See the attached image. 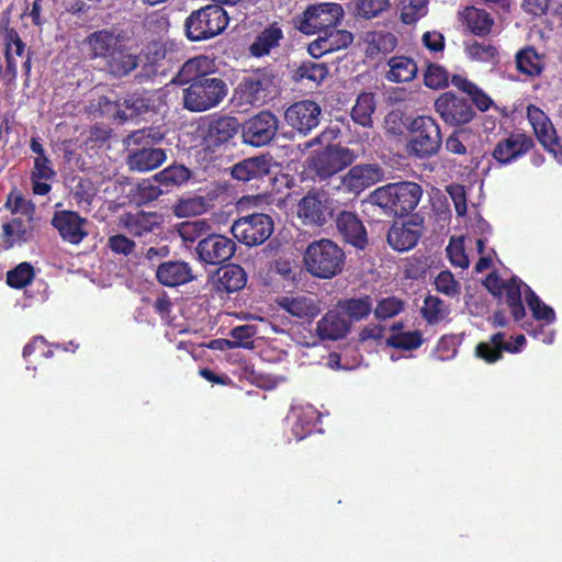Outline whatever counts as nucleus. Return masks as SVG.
Listing matches in <instances>:
<instances>
[{"label":"nucleus","instance_id":"4468645a","mask_svg":"<svg viewBox=\"0 0 562 562\" xmlns=\"http://www.w3.org/2000/svg\"><path fill=\"white\" fill-rule=\"evenodd\" d=\"M384 179V170L379 164H359L350 166L349 170L339 177L336 190L359 196L364 190Z\"/></svg>","mask_w":562,"mask_h":562},{"label":"nucleus","instance_id":"2f4dec72","mask_svg":"<svg viewBox=\"0 0 562 562\" xmlns=\"http://www.w3.org/2000/svg\"><path fill=\"white\" fill-rule=\"evenodd\" d=\"M351 329V323L335 310L326 312L316 324V333L322 340L344 339Z\"/></svg>","mask_w":562,"mask_h":562},{"label":"nucleus","instance_id":"58836bf2","mask_svg":"<svg viewBox=\"0 0 562 562\" xmlns=\"http://www.w3.org/2000/svg\"><path fill=\"white\" fill-rule=\"evenodd\" d=\"M116 105V116L122 121H127L147 112L150 108V100L138 93H131L120 99Z\"/></svg>","mask_w":562,"mask_h":562},{"label":"nucleus","instance_id":"79ce46f5","mask_svg":"<svg viewBox=\"0 0 562 562\" xmlns=\"http://www.w3.org/2000/svg\"><path fill=\"white\" fill-rule=\"evenodd\" d=\"M375 111V100L372 92H362L358 95L356 104L351 109V119L355 123L363 126H372V114Z\"/></svg>","mask_w":562,"mask_h":562},{"label":"nucleus","instance_id":"7c9ffc66","mask_svg":"<svg viewBox=\"0 0 562 562\" xmlns=\"http://www.w3.org/2000/svg\"><path fill=\"white\" fill-rule=\"evenodd\" d=\"M157 281L169 288L186 284L194 279L190 265L182 260L160 262L156 269Z\"/></svg>","mask_w":562,"mask_h":562},{"label":"nucleus","instance_id":"4be33fe9","mask_svg":"<svg viewBox=\"0 0 562 562\" xmlns=\"http://www.w3.org/2000/svg\"><path fill=\"white\" fill-rule=\"evenodd\" d=\"M352 42L351 32L331 26L308 44L307 52L312 57L321 58L326 54L347 48Z\"/></svg>","mask_w":562,"mask_h":562},{"label":"nucleus","instance_id":"f704fd0d","mask_svg":"<svg viewBox=\"0 0 562 562\" xmlns=\"http://www.w3.org/2000/svg\"><path fill=\"white\" fill-rule=\"evenodd\" d=\"M450 80L453 87L469 97L472 106L477 109L480 112H486L493 105L494 102L492 98L482 88L468 78L456 74L452 75Z\"/></svg>","mask_w":562,"mask_h":562},{"label":"nucleus","instance_id":"e2e57ef3","mask_svg":"<svg viewBox=\"0 0 562 562\" xmlns=\"http://www.w3.org/2000/svg\"><path fill=\"white\" fill-rule=\"evenodd\" d=\"M460 344L458 336L443 335L435 349V353L439 360H449L452 359L457 353L458 345Z\"/></svg>","mask_w":562,"mask_h":562},{"label":"nucleus","instance_id":"bb28decb","mask_svg":"<svg viewBox=\"0 0 562 562\" xmlns=\"http://www.w3.org/2000/svg\"><path fill=\"white\" fill-rule=\"evenodd\" d=\"M271 159L267 155L245 158L232 166L231 177L240 182L263 179L271 171Z\"/></svg>","mask_w":562,"mask_h":562},{"label":"nucleus","instance_id":"20e7f679","mask_svg":"<svg viewBox=\"0 0 562 562\" xmlns=\"http://www.w3.org/2000/svg\"><path fill=\"white\" fill-rule=\"evenodd\" d=\"M409 138L405 150L408 156L427 159L437 155L442 145L441 128L430 115H418L406 126Z\"/></svg>","mask_w":562,"mask_h":562},{"label":"nucleus","instance_id":"8fccbe9b","mask_svg":"<svg viewBox=\"0 0 562 562\" xmlns=\"http://www.w3.org/2000/svg\"><path fill=\"white\" fill-rule=\"evenodd\" d=\"M35 278L34 268L30 262H21L7 272V284L12 289H23Z\"/></svg>","mask_w":562,"mask_h":562},{"label":"nucleus","instance_id":"6ab92c4d","mask_svg":"<svg viewBox=\"0 0 562 562\" xmlns=\"http://www.w3.org/2000/svg\"><path fill=\"white\" fill-rule=\"evenodd\" d=\"M322 109L312 100H301L291 104L284 112L289 126L303 135L316 128L321 121Z\"/></svg>","mask_w":562,"mask_h":562},{"label":"nucleus","instance_id":"72a5a7b5","mask_svg":"<svg viewBox=\"0 0 562 562\" xmlns=\"http://www.w3.org/2000/svg\"><path fill=\"white\" fill-rule=\"evenodd\" d=\"M247 273L239 265L229 263L221 267L214 281L217 292L234 293L245 288Z\"/></svg>","mask_w":562,"mask_h":562},{"label":"nucleus","instance_id":"1a4fd4ad","mask_svg":"<svg viewBox=\"0 0 562 562\" xmlns=\"http://www.w3.org/2000/svg\"><path fill=\"white\" fill-rule=\"evenodd\" d=\"M274 79V75L266 68L249 71L239 81L235 95L240 104L262 105L271 97Z\"/></svg>","mask_w":562,"mask_h":562},{"label":"nucleus","instance_id":"37998d69","mask_svg":"<svg viewBox=\"0 0 562 562\" xmlns=\"http://www.w3.org/2000/svg\"><path fill=\"white\" fill-rule=\"evenodd\" d=\"M521 285L522 282L518 278L513 277L506 281L503 290L505 292L506 304L516 322L521 321L526 316V310L521 301Z\"/></svg>","mask_w":562,"mask_h":562},{"label":"nucleus","instance_id":"49530a36","mask_svg":"<svg viewBox=\"0 0 562 562\" xmlns=\"http://www.w3.org/2000/svg\"><path fill=\"white\" fill-rule=\"evenodd\" d=\"M423 342L424 337L420 330L395 333L386 338L387 347L403 351L416 350L423 345Z\"/></svg>","mask_w":562,"mask_h":562},{"label":"nucleus","instance_id":"6e6d98bb","mask_svg":"<svg viewBox=\"0 0 562 562\" xmlns=\"http://www.w3.org/2000/svg\"><path fill=\"white\" fill-rule=\"evenodd\" d=\"M397 44V37L393 33L386 31L374 32L369 42L370 55H386L393 52Z\"/></svg>","mask_w":562,"mask_h":562},{"label":"nucleus","instance_id":"dca6fc26","mask_svg":"<svg viewBox=\"0 0 562 562\" xmlns=\"http://www.w3.org/2000/svg\"><path fill=\"white\" fill-rule=\"evenodd\" d=\"M527 119L542 147L562 165V144L549 116L538 106H527Z\"/></svg>","mask_w":562,"mask_h":562},{"label":"nucleus","instance_id":"c03bdc74","mask_svg":"<svg viewBox=\"0 0 562 562\" xmlns=\"http://www.w3.org/2000/svg\"><path fill=\"white\" fill-rule=\"evenodd\" d=\"M525 285V301L531 311L532 317L537 321H543L546 324H552L555 321L554 310L543 303V301L532 291V289Z\"/></svg>","mask_w":562,"mask_h":562},{"label":"nucleus","instance_id":"f8f14e48","mask_svg":"<svg viewBox=\"0 0 562 562\" xmlns=\"http://www.w3.org/2000/svg\"><path fill=\"white\" fill-rule=\"evenodd\" d=\"M203 143L209 148H220L229 143L240 131L237 117L226 114L207 116L199 126Z\"/></svg>","mask_w":562,"mask_h":562},{"label":"nucleus","instance_id":"680f3d73","mask_svg":"<svg viewBox=\"0 0 562 562\" xmlns=\"http://www.w3.org/2000/svg\"><path fill=\"white\" fill-rule=\"evenodd\" d=\"M108 247L115 255L128 257L135 250L136 244L123 234H115L108 238Z\"/></svg>","mask_w":562,"mask_h":562},{"label":"nucleus","instance_id":"f257e3e1","mask_svg":"<svg viewBox=\"0 0 562 562\" xmlns=\"http://www.w3.org/2000/svg\"><path fill=\"white\" fill-rule=\"evenodd\" d=\"M336 136L334 130L326 128L307 143V147L326 144L324 148L313 151L306 159V168L313 175L314 180H328L356 161L357 155L352 149L330 144Z\"/></svg>","mask_w":562,"mask_h":562},{"label":"nucleus","instance_id":"9b49d317","mask_svg":"<svg viewBox=\"0 0 562 562\" xmlns=\"http://www.w3.org/2000/svg\"><path fill=\"white\" fill-rule=\"evenodd\" d=\"M434 109L443 123L452 127L468 125L477 116L470 100L453 91L442 92L435 100Z\"/></svg>","mask_w":562,"mask_h":562},{"label":"nucleus","instance_id":"bf43d9fd","mask_svg":"<svg viewBox=\"0 0 562 562\" xmlns=\"http://www.w3.org/2000/svg\"><path fill=\"white\" fill-rule=\"evenodd\" d=\"M255 335L256 327L254 325H240L231 330L229 336L232 340L224 339V342L231 348H251L254 346L252 338Z\"/></svg>","mask_w":562,"mask_h":562},{"label":"nucleus","instance_id":"4c0bfd02","mask_svg":"<svg viewBox=\"0 0 562 562\" xmlns=\"http://www.w3.org/2000/svg\"><path fill=\"white\" fill-rule=\"evenodd\" d=\"M283 38V32L278 23H272L263 29L249 46V52L254 57L269 55L272 48L280 45Z\"/></svg>","mask_w":562,"mask_h":562},{"label":"nucleus","instance_id":"ddd939ff","mask_svg":"<svg viewBox=\"0 0 562 562\" xmlns=\"http://www.w3.org/2000/svg\"><path fill=\"white\" fill-rule=\"evenodd\" d=\"M279 128L278 117L270 111H260L240 124L243 142L252 147L270 144Z\"/></svg>","mask_w":562,"mask_h":562},{"label":"nucleus","instance_id":"0eeeda50","mask_svg":"<svg viewBox=\"0 0 562 562\" xmlns=\"http://www.w3.org/2000/svg\"><path fill=\"white\" fill-rule=\"evenodd\" d=\"M229 18L220 3H212L192 11L186 19V35L191 42H201L221 34L228 25Z\"/></svg>","mask_w":562,"mask_h":562},{"label":"nucleus","instance_id":"a211bd4d","mask_svg":"<svg viewBox=\"0 0 562 562\" xmlns=\"http://www.w3.org/2000/svg\"><path fill=\"white\" fill-rule=\"evenodd\" d=\"M164 218L157 212H126L120 216V225L133 237L151 241L162 231Z\"/></svg>","mask_w":562,"mask_h":562},{"label":"nucleus","instance_id":"4d7b16f0","mask_svg":"<svg viewBox=\"0 0 562 562\" xmlns=\"http://www.w3.org/2000/svg\"><path fill=\"white\" fill-rule=\"evenodd\" d=\"M404 308L405 303L403 300L396 296H387L378 302L375 308H373V314L376 319L385 321L395 317L402 313Z\"/></svg>","mask_w":562,"mask_h":562},{"label":"nucleus","instance_id":"a18cd8bd","mask_svg":"<svg viewBox=\"0 0 562 562\" xmlns=\"http://www.w3.org/2000/svg\"><path fill=\"white\" fill-rule=\"evenodd\" d=\"M2 233L7 248L13 247L15 243H26L31 237V229L20 217L2 224Z\"/></svg>","mask_w":562,"mask_h":562},{"label":"nucleus","instance_id":"7ed1b4c3","mask_svg":"<svg viewBox=\"0 0 562 562\" xmlns=\"http://www.w3.org/2000/svg\"><path fill=\"white\" fill-rule=\"evenodd\" d=\"M306 271L318 279H333L340 274L346 265L344 249L334 240L321 238L312 241L303 254Z\"/></svg>","mask_w":562,"mask_h":562},{"label":"nucleus","instance_id":"603ef678","mask_svg":"<svg viewBox=\"0 0 562 562\" xmlns=\"http://www.w3.org/2000/svg\"><path fill=\"white\" fill-rule=\"evenodd\" d=\"M328 75V68L324 63L303 61L295 70L296 80H308L321 83Z\"/></svg>","mask_w":562,"mask_h":562},{"label":"nucleus","instance_id":"c9c22d12","mask_svg":"<svg viewBox=\"0 0 562 562\" xmlns=\"http://www.w3.org/2000/svg\"><path fill=\"white\" fill-rule=\"evenodd\" d=\"M389 70L385 74L386 80L395 83L413 81L418 72L416 61L408 56L396 55L387 60Z\"/></svg>","mask_w":562,"mask_h":562},{"label":"nucleus","instance_id":"09e8293b","mask_svg":"<svg viewBox=\"0 0 562 562\" xmlns=\"http://www.w3.org/2000/svg\"><path fill=\"white\" fill-rule=\"evenodd\" d=\"M464 52L468 58L481 63H493L498 56V49L495 45L477 41L465 42Z\"/></svg>","mask_w":562,"mask_h":562},{"label":"nucleus","instance_id":"473e14b6","mask_svg":"<svg viewBox=\"0 0 562 562\" xmlns=\"http://www.w3.org/2000/svg\"><path fill=\"white\" fill-rule=\"evenodd\" d=\"M278 305L290 315L306 321L314 319L322 311L321 301L307 295L282 296Z\"/></svg>","mask_w":562,"mask_h":562},{"label":"nucleus","instance_id":"338daca9","mask_svg":"<svg viewBox=\"0 0 562 562\" xmlns=\"http://www.w3.org/2000/svg\"><path fill=\"white\" fill-rule=\"evenodd\" d=\"M55 176V171L50 166V160L45 157H36L34 160V170L32 179L49 180Z\"/></svg>","mask_w":562,"mask_h":562},{"label":"nucleus","instance_id":"ea45409f","mask_svg":"<svg viewBox=\"0 0 562 562\" xmlns=\"http://www.w3.org/2000/svg\"><path fill=\"white\" fill-rule=\"evenodd\" d=\"M337 306L348 316V321L359 322L367 318L373 312L372 299L370 295L340 300Z\"/></svg>","mask_w":562,"mask_h":562},{"label":"nucleus","instance_id":"3c124183","mask_svg":"<svg viewBox=\"0 0 562 562\" xmlns=\"http://www.w3.org/2000/svg\"><path fill=\"white\" fill-rule=\"evenodd\" d=\"M210 207V200L202 195L182 199L176 206L179 217L196 216L205 213Z\"/></svg>","mask_w":562,"mask_h":562},{"label":"nucleus","instance_id":"9d476101","mask_svg":"<svg viewBox=\"0 0 562 562\" xmlns=\"http://www.w3.org/2000/svg\"><path fill=\"white\" fill-rule=\"evenodd\" d=\"M274 223L270 215L255 212L234 221L233 236L247 247L262 245L273 233Z\"/></svg>","mask_w":562,"mask_h":562},{"label":"nucleus","instance_id":"a19ab883","mask_svg":"<svg viewBox=\"0 0 562 562\" xmlns=\"http://www.w3.org/2000/svg\"><path fill=\"white\" fill-rule=\"evenodd\" d=\"M155 180L160 186V192L169 191L173 187H180L191 178V171L182 165H172L155 175Z\"/></svg>","mask_w":562,"mask_h":562},{"label":"nucleus","instance_id":"e433bc0d","mask_svg":"<svg viewBox=\"0 0 562 562\" xmlns=\"http://www.w3.org/2000/svg\"><path fill=\"white\" fill-rule=\"evenodd\" d=\"M461 20L472 34L480 37L490 35L494 25L491 14L475 7H467L461 13Z\"/></svg>","mask_w":562,"mask_h":562},{"label":"nucleus","instance_id":"774afa93","mask_svg":"<svg viewBox=\"0 0 562 562\" xmlns=\"http://www.w3.org/2000/svg\"><path fill=\"white\" fill-rule=\"evenodd\" d=\"M463 132L454 130L446 139V149L453 155H465L467 146L463 144L461 136Z\"/></svg>","mask_w":562,"mask_h":562},{"label":"nucleus","instance_id":"cd10ccee","mask_svg":"<svg viewBox=\"0 0 562 562\" xmlns=\"http://www.w3.org/2000/svg\"><path fill=\"white\" fill-rule=\"evenodd\" d=\"M139 55L133 53L123 42L103 60L104 68L113 78H124L139 66Z\"/></svg>","mask_w":562,"mask_h":562},{"label":"nucleus","instance_id":"69168bd1","mask_svg":"<svg viewBox=\"0 0 562 562\" xmlns=\"http://www.w3.org/2000/svg\"><path fill=\"white\" fill-rule=\"evenodd\" d=\"M446 250L452 266L461 269L468 268L469 259L461 243H453L451 240Z\"/></svg>","mask_w":562,"mask_h":562},{"label":"nucleus","instance_id":"412c9836","mask_svg":"<svg viewBox=\"0 0 562 562\" xmlns=\"http://www.w3.org/2000/svg\"><path fill=\"white\" fill-rule=\"evenodd\" d=\"M335 224L341 239L357 249L363 250L368 246V233L358 214L351 211L338 212Z\"/></svg>","mask_w":562,"mask_h":562},{"label":"nucleus","instance_id":"c756f323","mask_svg":"<svg viewBox=\"0 0 562 562\" xmlns=\"http://www.w3.org/2000/svg\"><path fill=\"white\" fill-rule=\"evenodd\" d=\"M516 70L527 78H539L547 67V56L532 45H526L515 54Z\"/></svg>","mask_w":562,"mask_h":562},{"label":"nucleus","instance_id":"2eb2a0df","mask_svg":"<svg viewBox=\"0 0 562 562\" xmlns=\"http://www.w3.org/2000/svg\"><path fill=\"white\" fill-rule=\"evenodd\" d=\"M333 212L327 193L323 190H310L297 204V216L305 225L322 227L333 217Z\"/></svg>","mask_w":562,"mask_h":562},{"label":"nucleus","instance_id":"c85d7f7f","mask_svg":"<svg viewBox=\"0 0 562 562\" xmlns=\"http://www.w3.org/2000/svg\"><path fill=\"white\" fill-rule=\"evenodd\" d=\"M215 63L207 56L200 55L188 59L179 69L172 82L179 86L198 82L215 74Z\"/></svg>","mask_w":562,"mask_h":562},{"label":"nucleus","instance_id":"423d86ee","mask_svg":"<svg viewBox=\"0 0 562 562\" xmlns=\"http://www.w3.org/2000/svg\"><path fill=\"white\" fill-rule=\"evenodd\" d=\"M228 93V87L221 77L212 76L191 82L182 90V105L186 110L200 113L221 104Z\"/></svg>","mask_w":562,"mask_h":562},{"label":"nucleus","instance_id":"aec40b11","mask_svg":"<svg viewBox=\"0 0 562 562\" xmlns=\"http://www.w3.org/2000/svg\"><path fill=\"white\" fill-rule=\"evenodd\" d=\"M195 250L201 261L207 265H221L234 256L236 244L224 235L209 234L199 241Z\"/></svg>","mask_w":562,"mask_h":562},{"label":"nucleus","instance_id":"6e6552de","mask_svg":"<svg viewBox=\"0 0 562 562\" xmlns=\"http://www.w3.org/2000/svg\"><path fill=\"white\" fill-rule=\"evenodd\" d=\"M344 9L339 3H317L308 5L297 16L295 25L304 34H322L331 26H338L344 19Z\"/></svg>","mask_w":562,"mask_h":562},{"label":"nucleus","instance_id":"f03ea898","mask_svg":"<svg viewBox=\"0 0 562 562\" xmlns=\"http://www.w3.org/2000/svg\"><path fill=\"white\" fill-rule=\"evenodd\" d=\"M423 188L414 181L390 182L378 187L368 195V203L379 207L387 217H404L418 205Z\"/></svg>","mask_w":562,"mask_h":562},{"label":"nucleus","instance_id":"393cba45","mask_svg":"<svg viewBox=\"0 0 562 562\" xmlns=\"http://www.w3.org/2000/svg\"><path fill=\"white\" fill-rule=\"evenodd\" d=\"M423 235L422 222L408 221L404 223H393L387 232L389 246L398 252H405L413 249Z\"/></svg>","mask_w":562,"mask_h":562},{"label":"nucleus","instance_id":"5701e85b","mask_svg":"<svg viewBox=\"0 0 562 562\" xmlns=\"http://www.w3.org/2000/svg\"><path fill=\"white\" fill-rule=\"evenodd\" d=\"M524 335H517L514 342L505 341V333L497 331L491 336L488 341L476 345L475 353L487 363H494L502 359L504 351L515 353L525 345Z\"/></svg>","mask_w":562,"mask_h":562},{"label":"nucleus","instance_id":"a878e982","mask_svg":"<svg viewBox=\"0 0 562 562\" xmlns=\"http://www.w3.org/2000/svg\"><path fill=\"white\" fill-rule=\"evenodd\" d=\"M86 218L75 211H56L52 218V225L58 231L63 240L78 245L88 235L83 226Z\"/></svg>","mask_w":562,"mask_h":562},{"label":"nucleus","instance_id":"f3484780","mask_svg":"<svg viewBox=\"0 0 562 562\" xmlns=\"http://www.w3.org/2000/svg\"><path fill=\"white\" fill-rule=\"evenodd\" d=\"M533 147L531 136L522 132H510L496 143L491 156L498 166H508L526 156Z\"/></svg>","mask_w":562,"mask_h":562},{"label":"nucleus","instance_id":"864d4df0","mask_svg":"<svg viewBox=\"0 0 562 562\" xmlns=\"http://www.w3.org/2000/svg\"><path fill=\"white\" fill-rule=\"evenodd\" d=\"M449 311L443 301L437 296L428 295L424 300L422 315L428 324H437L442 321Z\"/></svg>","mask_w":562,"mask_h":562},{"label":"nucleus","instance_id":"5fc2aeb1","mask_svg":"<svg viewBox=\"0 0 562 562\" xmlns=\"http://www.w3.org/2000/svg\"><path fill=\"white\" fill-rule=\"evenodd\" d=\"M424 83L434 90L445 89L449 86V72L443 66L429 63L424 72Z\"/></svg>","mask_w":562,"mask_h":562},{"label":"nucleus","instance_id":"13d9d810","mask_svg":"<svg viewBox=\"0 0 562 562\" xmlns=\"http://www.w3.org/2000/svg\"><path fill=\"white\" fill-rule=\"evenodd\" d=\"M210 229L211 226L205 220L198 218L181 223L178 233L186 243H193L207 234Z\"/></svg>","mask_w":562,"mask_h":562},{"label":"nucleus","instance_id":"39448f33","mask_svg":"<svg viewBox=\"0 0 562 562\" xmlns=\"http://www.w3.org/2000/svg\"><path fill=\"white\" fill-rule=\"evenodd\" d=\"M162 135L154 130H138L128 135V145L136 146L130 149L127 165L131 170L146 172L161 166L166 160V153L156 148Z\"/></svg>","mask_w":562,"mask_h":562},{"label":"nucleus","instance_id":"b1692460","mask_svg":"<svg viewBox=\"0 0 562 562\" xmlns=\"http://www.w3.org/2000/svg\"><path fill=\"white\" fill-rule=\"evenodd\" d=\"M123 32H115L113 29H102L87 35L83 43L88 47L91 59H106L110 54L125 42Z\"/></svg>","mask_w":562,"mask_h":562},{"label":"nucleus","instance_id":"0e129e2a","mask_svg":"<svg viewBox=\"0 0 562 562\" xmlns=\"http://www.w3.org/2000/svg\"><path fill=\"white\" fill-rule=\"evenodd\" d=\"M436 290L452 296L459 292V283L450 271H441L435 279Z\"/></svg>","mask_w":562,"mask_h":562},{"label":"nucleus","instance_id":"052dcab7","mask_svg":"<svg viewBox=\"0 0 562 562\" xmlns=\"http://www.w3.org/2000/svg\"><path fill=\"white\" fill-rule=\"evenodd\" d=\"M390 8V0H358V14L364 19H373Z\"/></svg>","mask_w":562,"mask_h":562},{"label":"nucleus","instance_id":"de8ad7c7","mask_svg":"<svg viewBox=\"0 0 562 562\" xmlns=\"http://www.w3.org/2000/svg\"><path fill=\"white\" fill-rule=\"evenodd\" d=\"M400 19L406 25L415 24L428 12V0H398Z\"/></svg>","mask_w":562,"mask_h":562}]
</instances>
